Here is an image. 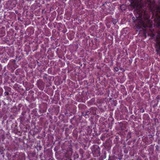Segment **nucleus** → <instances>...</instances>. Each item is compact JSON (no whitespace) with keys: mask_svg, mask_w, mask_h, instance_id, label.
Here are the masks:
<instances>
[{"mask_svg":"<svg viewBox=\"0 0 160 160\" xmlns=\"http://www.w3.org/2000/svg\"><path fill=\"white\" fill-rule=\"evenodd\" d=\"M152 0H129L131 5L134 8L136 18L141 19H143L144 21L148 23L151 24L152 21L150 19V13L148 10L152 9Z\"/></svg>","mask_w":160,"mask_h":160,"instance_id":"obj_1","label":"nucleus"},{"mask_svg":"<svg viewBox=\"0 0 160 160\" xmlns=\"http://www.w3.org/2000/svg\"><path fill=\"white\" fill-rule=\"evenodd\" d=\"M25 154L23 153L17 152L14 153L13 157L18 160H23L25 158Z\"/></svg>","mask_w":160,"mask_h":160,"instance_id":"obj_2","label":"nucleus"},{"mask_svg":"<svg viewBox=\"0 0 160 160\" xmlns=\"http://www.w3.org/2000/svg\"><path fill=\"white\" fill-rule=\"evenodd\" d=\"M37 84L38 88L41 90H43L45 87V83L43 81L39 79L37 81Z\"/></svg>","mask_w":160,"mask_h":160,"instance_id":"obj_3","label":"nucleus"},{"mask_svg":"<svg viewBox=\"0 0 160 160\" xmlns=\"http://www.w3.org/2000/svg\"><path fill=\"white\" fill-rule=\"evenodd\" d=\"M155 45L156 51H159L160 49V34H158L156 36Z\"/></svg>","mask_w":160,"mask_h":160,"instance_id":"obj_4","label":"nucleus"},{"mask_svg":"<svg viewBox=\"0 0 160 160\" xmlns=\"http://www.w3.org/2000/svg\"><path fill=\"white\" fill-rule=\"evenodd\" d=\"M90 113L91 111H87L85 112H82L81 115L84 117L86 118H89V116Z\"/></svg>","mask_w":160,"mask_h":160,"instance_id":"obj_5","label":"nucleus"},{"mask_svg":"<svg viewBox=\"0 0 160 160\" xmlns=\"http://www.w3.org/2000/svg\"><path fill=\"white\" fill-rule=\"evenodd\" d=\"M4 88L6 91L4 93L5 96H8L9 95V92L11 90V88L7 86H4Z\"/></svg>","mask_w":160,"mask_h":160,"instance_id":"obj_6","label":"nucleus"},{"mask_svg":"<svg viewBox=\"0 0 160 160\" xmlns=\"http://www.w3.org/2000/svg\"><path fill=\"white\" fill-rule=\"evenodd\" d=\"M155 22L156 23V25L157 27L160 26V17H158L157 19H154Z\"/></svg>","mask_w":160,"mask_h":160,"instance_id":"obj_7","label":"nucleus"},{"mask_svg":"<svg viewBox=\"0 0 160 160\" xmlns=\"http://www.w3.org/2000/svg\"><path fill=\"white\" fill-rule=\"evenodd\" d=\"M93 154L94 155V156L98 157L100 155V153L98 149L97 150L93 152Z\"/></svg>","mask_w":160,"mask_h":160,"instance_id":"obj_8","label":"nucleus"},{"mask_svg":"<svg viewBox=\"0 0 160 160\" xmlns=\"http://www.w3.org/2000/svg\"><path fill=\"white\" fill-rule=\"evenodd\" d=\"M92 127L91 126H88V128L87 129V131L88 133L89 134H90L92 132Z\"/></svg>","mask_w":160,"mask_h":160,"instance_id":"obj_9","label":"nucleus"},{"mask_svg":"<svg viewBox=\"0 0 160 160\" xmlns=\"http://www.w3.org/2000/svg\"><path fill=\"white\" fill-rule=\"evenodd\" d=\"M43 78L45 80H48L49 81H50L51 79L48 78V74H45L43 76Z\"/></svg>","mask_w":160,"mask_h":160,"instance_id":"obj_10","label":"nucleus"},{"mask_svg":"<svg viewBox=\"0 0 160 160\" xmlns=\"http://www.w3.org/2000/svg\"><path fill=\"white\" fill-rule=\"evenodd\" d=\"M94 101V99L92 98L88 102V105H91L92 104V103Z\"/></svg>","mask_w":160,"mask_h":160,"instance_id":"obj_11","label":"nucleus"},{"mask_svg":"<svg viewBox=\"0 0 160 160\" xmlns=\"http://www.w3.org/2000/svg\"><path fill=\"white\" fill-rule=\"evenodd\" d=\"M131 137V135L130 132H128L127 135V139H129Z\"/></svg>","mask_w":160,"mask_h":160,"instance_id":"obj_12","label":"nucleus"},{"mask_svg":"<svg viewBox=\"0 0 160 160\" xmlns=\"http://www.w3.org/2000/svg\"><path fill=\"white\" fill-rule=\"evenodd\" d=\"M120 8L122 10H125L126 8L125 6L124 5H122L120 6Z\"/></svg>","mask_w":160,"mask_h":160,"instance_id":"obj_13","label":"nucleus"},{"mask_svg":"<svg viewBox=\"0 0 160 160\" xmlns=\"http://www.w3.org/2000/svg\"><path fill=\"white\" fill-rule=\"evenodd\" d=\"M3 91V89L1 88H0V96H2Z\"/></svg>","mask_w":160,"mask_h":160,"instance_id":"obj_14","label":"nucleus"},{"mask_svg":"<svg viewBox=\"0 0 160 160\" xmlns=\"http://www.w3.org/2000/svg\"><path fill=\"white\" fill-rule=\"evenodd\" d=\"M42 93V92H38V98H39L42 99V97L40 95Z\"/></svg>","mask_w":160,"mask_h":160,"instance_id":"obj_15","label":"nucleus"},{"mask_svg":"<svg viewBox=\"0 0 160 160\" xmlns=\"http://www.w3.org/2000/svg\"><path fill=\"white\" fill-rule=\"evenodd\" d=\"M83 152H84V151H83V150L81 149H80V153L81 154L82 156V157H83L82 155H83Z\"/></svg>","mask_w":160,"mask_h":160,"instance_id":"obj_16","label":"nucleus"},{"mask_svg":"<svg viewBox=\"0 0 160 160\" xmlns=\"http://www.w3.org/2000/svg\"><path fill=\"white\" fill-rule=\"evenodd\" d=\"M140 112L143 113L144 112V110L142 108H140Z\"/></svg>","mask_w":160,"mask_h":160,"instance_id":"obj_17","label":"nucleus"},{"mask_svg":"<svg viewBox=\"0 0 160 160\" xmlns=\"http://www.w3.org/2000/svg\"><path fill=\"white\" fill-rule=\"evenodd\" d=\"M78 107L79 108H80L82 107H86V106L83 104H79Z\"/></svg>","mask_w":160,"mask_h":160,"instance_id":"obj_18","label":"nucleus"},{"mask_svg":"<svg viewBox=\"0 0 160 160\" xmlns=\"http://www.w3.org/2000/svg\"><path fill=\"white\" fill-rule=\"evenodd\" d=\"M114 70L116 72H118L119 70V69L117 67H116L114 68Z\"/></svg>","mask_w":160,"mask_h":160,"instance_id":"obj_19","label":"nucleus"},{"mask_svg":"<svg viewBox=\"0 0 160 160\" xmlns=\"http://www.w3.org/2000/svg\"><path fill=\"white\" fill-rule=\"evenodd\" d=\"M37 65L38 66L40 67L41 66V64L40 62H39L38 61L37 62Z\"/></svg>","mask_w":160,"mask_h":160,"instance_id":"obj_20","label":"nucleus"},{"mask_svg":"<svg viewBox=\"0 0 160 160\" xmlns=\"http://www.w3.org/2000/svg\"><path fill=\"white\" fill-rule=\"evenodd\" d=\"M157 9L159 12V11H160V6H158L157 7Z\"/></svg>","mask_w":160,"mask_h":160,"instance_id":"obj_21","label":"nucleus"},{"mask_svg":"<svg viewBox=\"0 0 160 160\" xmlns=\"http://www.w3.org/2000/svg\"><path fill=\"white\" fill-rule=\"evenodd\" d=\"M116 23V19H115L114 20H113V24H115Z\"/></svg>","mask_w":160,"mask_h":160,"instance_id":"obj_22","label":"nucleus"},{"mask_svg":"<svg viewBox=\"0 0 160 160\" xmlns=\"http://www.w3.org/2000/svg\"><path fill=\"white\" fill-rule=\"evenodd\" d=\"M156 99L157 100L160 99V96H157L156 98Z\"/></svg>","mask_w":160,"mask_h":160,"instance_id":"obj_23","label":"nucleus"},{"mask_svg":"<svg viewBox=\"0 0 160 160\" xmlns=\"http://www.w3.org/2000/svg\"><path fill=\"white\" fill-rule=\"evenodd\" d=\"M149 136L150 138H152V135H149Z\"/></svg>","mask_w":160,"mask_h":160,"instance_id":"obj_24","label":"nucleus"},{"mask_svg":"<svg viewBox=\"0 0 160 160\" xmlns=\"http://www.w3.org/2000/svg\"><path fill=\"white\" fill-rule=\"evenodd\" d=\"M118 136H117L115 138V139H118Z\"/></svg>","mask_w":160,"mask_h":160,"instance_id":"obj_25","label":"nucleus"},{"mask_svg":"<svg viewBox=\"0 0 160 160\" xmlns=\"http://www.w3.org/2000/svg\"><path fill=\"white\" fill-rule=\"evenodd\" d=\"M15 13H16V14H17L18 13V11H15Z\"/></svg>","mask_w":160,"mask_h":160,"instance_id":"obj_26","label":"nucleus"},{"mask_svg":"<svg viewBox=\"0 0 160 160\" xmlns=\"http://www.w3.org/2000/svg\"><path fill=\"white\" fill-rule=\"evenodd\" d=\"M153 2L154 4V3H155V1H154Z\"/></svg>","mask_w":160,"mask_h":160,"instance_id":"obj_27","label":"nucleus"},{"mask_svg":"<svg viewBox=\"0 0 160 160\" xmlns=\"http://www.w3.org/2000/svg\"><path fill=\"white\" fill-rule=\"evenodd\" d=\"M73 118H72L71 119V120H72V119H73Z\"/></svg>","mask_w":160,"mask_h":160,"instance_id":"obj_28","label":"nucleus"},{"mask_svg":"<svg viewBox=\"0 0 160 160\" xmlns=\"http://www.w3.org/2000/svg\"><path fill=\"white\" fill-rule=\"evenodd\" d=\"M50 109H48V111H50Z\"/></svg>","mask_w":160,"mask_h":160,"instance_id":"obj_29","label":"nucleus"}]
</instances>
